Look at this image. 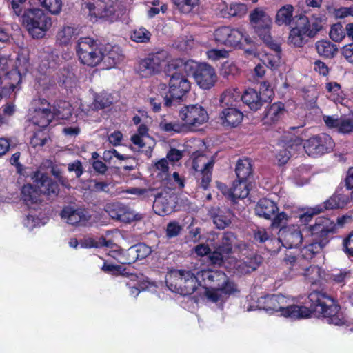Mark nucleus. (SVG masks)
Masks as SVG:
<instances>
[{"mask_svg":"<svg viewBox=\"0 0 353 353\" xmlns=\"http://www.w3.org/2000/svg\"><path fill=\"white\" fill-rule=\"evenodd\" d=\"M310 307L288 305L287 298L282 294H266L258 299L256 307L270 314L279 313V316L292 320L306 319L314 314L323 318L329 324L341 326L348 321L341 311L336 299L322 290H314L308 295Z\"/></svg>","mask_w":353,"mask_h":353,"instance_id":"1","label":"nucleus"},{"mask_svg":"<svg viewBox=\"0 0 353 353\" xmlns=\"http://www.w3.org/2000/svg\"><path fill=\"white\" fill-rule=\"evenodd\" d=\"M294 7L291 4L281 6L276 12L274 22L279 26H290L288 43L295 48H303L323 28L321 17L303 14L294 15Z\"/></svg>","mask_w":353,"mask_h":353,"instance_id":"2","label":"nucleus"},{"mask_svg":"<svg viewBox=\"0 0 353 353\" xmlns=\"http://www.w3.org/2000/svg\"><path fill=\"white\" fill-rule=\"evenodd\" d=\"M33 185L27 183L21 189V199L28 207L37 204L41 201V195L43 194L48 198L55 197L59 194V187L58 183L51 179L47 174L40 171H35L31 176Z\"/></svg>","mask_w":353,"mask_h":353,"instance_id":"3","label":"nucleus"},{"mask_svg":"<svg viewBox=\"0 0 353 353\" xmlns=\"http://www.w3.org/2000/svg\"><path fill=\"white\" fill-rule=\"evenodd\" d=\"M311 241L301 249L300 255L305 260H311L321 253L330 242V235L336 230L334 222L329 218L318 217L314 225H310Z\"/></svg>","mask_w":353,"mask_h":353,"instance_id":"4","label":"nucleus"},{"mask_svg":"<svg viewBox=\"0 0 353 353\" xmlns=\"http://www.w3.org/2000/svg\"><path fill=\"white\" fill-rule=\"evenodd\" d=\"M214 37L217 43L245 49V52L249 54L256 50L254 41L243 29L221 26L214 30Z\"/></svg>","mask_w":353,"mask_h":353,"instance_id":"5","label":"nucleus"},{"mask_svg":"<svg viewBox=\"0 0 353 353\" xmlns=\"http://www.w3.org/2000/svg\"><path fill=\"white\" fill-rule=\"evenodd\" d=\"M19 17L20 21L33 38H42L52 26L51 18L37 8H25Z\"/></svg>","mask_w":353,"mask_h":353,"instance_id":"6","label":"nucleus"},{"mask_svg":"<svg viewBox=\"0 0 353 353\" xmlns=\"http://www.w3.org/2000/svg\"><path fill=\"white\" fill-rule=\"evenodd\" d=\"M240 95L235 90H227L220 98L219 119L224 127L235 128L243 121V114L236 107Z\"/></svg>","mask_w":353,"mask_h":353,"instance_id":"7","label":"nucleus"},{"mask_svg":"<svg viewBox=\"0 0 353 353\" xmlns=\"http://www.w3.org/2000/svg\"><path fill=\"white\" fill-rule=\"evenodd\" d=\"M250 22L255 33L274 54H281V45L271 35L272 19L263 10L256 8L250 14Z\"/></svg>","mask_w":353,"mask_h":353,"instance_id":"8","label":"nucleus"},{"mask_svg":"<svg viewBox=\"0 0 353 353\" xmlns=\"http://www.w3.org/2000/svg\"><path fill=\"white\" fill-rule=\"evenodd\" d=\"M165 283L170 291L183 296L191 295L201 285L191 271L183 270L172 271L167 276Z\"/></svg>","mask_w":353,"mask_h":353,"instance_id":"9","label":"nucleus"},{"mask_svg":"<svg viewBox=\"0 0 353 353\" xmlns=\"http://www.w3.org/2000/svg\"><path fill=\"white\" fill-rule=\"evenodd\" d=\"M303 145L305 152L311 157H316L329 153L335 145L332 138L326 133H321L303 140L298 137L290 139L288 147Z\"/></svg>","mask_w":353,"mask_h":353,"instance_id":"10","label":"nucleus"},{"mask_svg":"<svg viewBox=\"0 0 353 353\" xmlns=\"http://www.w3.org/2000/svg\"><path fill=\"white\" fill-rule=\"evenodd\" d=\"M76 51L80 62L89 67H95L103 61L101 45L92 38H80L76 46Z\"/></svg>","mask_w":353,"mask_h":353,"instance_id":"11","label":"nucleus"},{"mask_svg":"<svg viewBox=\"0 0 353 353\" xmlns=\"http://www.w3.org/2000/svg\"><path fill=\"white\" fill-rule=\"evenodd\" d=\"M170 74L169 80L168 97L173 99V103L176 105L183 99V97L190 92L191 83L186 76L176 71L169 72Z\"/></svg>","mask_w":353,"mask_h":353,"instance_id":"12","label":"nucleus"},{"mask_svg":"<svg viewBox=\"0 0 353 353\" xmlns=\"http://www.w3.org/2000/svg\"><path fill=\"white\" fill-rule=\"evenodd\" d=\"M179 117L183 122L184 127L196 128L208 120L207 111L199 105H185L179 110Z\"/></svg>","mask_w":353,"mask_h":353,"instance_id":"13","label":"nucleus"},{"mask_svg":"<svg viewBox=\"0 0 353 353\" xmlns=\"http://www.w3.org/2000/svg\"><path fill=\"white\" fill-rule=\"evenodd\" d=\"M268 87L265 82L261 84V90L265 89L266 92L263 94L261 91L248 88L243 91L241 99L251 110L256 112L261 109L265 103L270 100V97L273 94L272 90L268 89Z\"/></svg>","mask_w":353,"mask_h":353,"instance_id":"14","label":"nucleus"},{"mask_svg":"<svg viewBox=\"0 0 353 353\" xmlns=\"http://www.w3.org/2000/svg\"><path fill=\"white\" fill-rule=\"evenodd\" d=\"M35 107L30 114V121L41 129L48 127L53 120L52 105L44 98L39 97L34 101Z\"/></svg>","mask_w":353,"mask_h":353,"instance_id":"15","label":"nucleus"},{"mask_svg":"<svg viewBox=\"0 0 353 353\" xmlns=\"http://www.w3.org/2000/svg\"><path fill=\"white\" fill-rule=\"evenodd\" d=\"M164 53L163 51L150 53L147 57L140 59L134 68L136 72L142 78H148L158 73L164 58L161 55Z\"/></svg>","mask_w":353,"mask_h":353,"instance_id":"16","label":"nucleus"},{"mask_svg":"<svg viewBox=\"0 0 353 353\" xmlns=\"http://www.w3.org/2000/svg\"><path fill=\"white\" fill-rule=\"evenodd\" d=\"M60 216L67 223L76 226H85L91 219V215L87 210L74 208L70 205L62 209Z\"/></svg>","mask_w":353,"mask_h":353,"instance_id":"17","label":"nucleus"},{"mask_svg":"<svg viewBox=\"0 0 353 353\" xmlns=\"http://www.w3.org/2000/svg\"><path fill=\"white\" fill-rule=\"evenodd\" d=\"M105 211L112 219L123 222L130 223L142 219L141 214H134L130 208L121 202L108 203L105 207Z\"/></svg>","mask_w":353,"mask_h":353,"instance_id":"18","label":"nucleus"},{"mask_svg":"<svg viewBox=\"0 0 353 353\" xmlns=\"http://www.w3.org/2000/svg\"><path fill=\"white\" fill-rule=\"evenodd\" d=\"M323 121L327 127L335 128L341 134H346L353 132V116L342 115L340 117L324 116Z\"/></svg>","mask_w":353,"mask_h":353,"instance_id":"19","label":"nucleus"},{"mask_svg":"<svg viewBox=\"0 0 353 353\" xmlns=\"http://www.w3.org/2000/svg\"><path fill=\"white\" fill-rule=\"evenodd\" d=\"M216 74L214 69L208 63H201L199 71L195 76L198 85L205 90L210 89L216 81Z\"/></svg>","mask_w":353,"mask_h":353,"instance_id":"20","label":"nucleus"},{"mask_svg":"<svg viewBox=\"0 0 353 353\" xmlns=\"http://www.w3.org/2000/svg\"><path fill=\"white\" fill-rule=\"evenodd\" d=\"M201 63L194 61L192 59L185 60L183 59H174L168 64V71H176L182 73L184 72L187 76L192 75L195 78L197 71L200 68Z\"/></svg>","mask_w":353,"mask_h":353,"instance_id":"21","label":"nucleus"},{"mask_svg":"<svg viewBox=\"0 0 353 353\" xmlns=\"http://www.w3.org/2000/svg\"><path fill=\"white\" fill-rule=\"evenodd\" d=\"M214 165V161L211 159L204 164L203 168L201 170H198L199 165L196 161H193L192 167L195 170V177L199 188L203 190L209 189L212 177V170Z\"/></svg>","mask_w":353,"mask_h":353,"instance_id":"22","label":"nucleus"},{"mask_svg":"<svg viewBox=\"0 0 353 353\" xmlns=\"http://www.w3.org/2000/svg\"><path fill=\"white\" fill-rule=\"evenodd\" d=\"M279 238L283 245L288 249L297 248L303 241L301 230L294 227L280 230Z\"/></svg>","mask_w":353,"mask_h":353,"instance_id":"23","label":"nucleus"},{"mask_svg":"<svg viewBox=\"0 0 353 353\" xmlns=\"http://www.w3.org/2000/svg\"><path fill=\"white\" fill-rule=\"evenodd\" d=\"M262 262V257L256 254L247 256L243 259L236 261L234 268L237 273L249 274L256 270Z\"/></svg>","mask_w":353,"mask_h":353,"instance_id":"24","label":"nucleus"},{"mask_svg":"<svg viewBox=\"0 0 353 353\" xmlns=\"http://www.w3.org/2000/svg\"><path fill=\"white\" fill-rule=\"evenodd\" d=\"M200 276L201 287L217 288L221 284V280L225 279L226 274L220 270H204L201 272Z\"/></svg>","mask_w":353,"mask_h":353,"instance_id":"25","label":"nucleus"},{"mask_svg":"<svg viewBox=\"0 0 353 353\" xmlns=\"http://www.w3.org/2000/svg\"><path fill=\"white\" fill-rule=\"evenodd\" d=\"M254 211L256 216L270 220L278 212L279 208L273 201L262 198L257 202Z\"/></svg>","mask_w":353,"mask_h":353,"instance_id":"26","label":"nucleus"},{"mask_svg":"<svg viewBox=\"0 0 353 353\" xmlns=\"http://www.w3.org/2000/svg\"><path fill=\"white\" fill-rule=\"evenodd\" d=\"M285 112V105L282 102L274 103L264 112L263 122L272 125L278 122Z\"/></svg>","mask_w":353,"mask_h":353,"instance_id":"27","label":"nucleus"},{"mask_svg":"<svg viewBox=\"0 0 353 353\" xmlns=\"http://www.w3.org/2000/svg\"><path fill=\"white\" fill-rule=\"evenodd\" d=\"M151 252L150 248L145 243H139L130 247L126 251L128 259L123 261L125 264H132L137 260H141L147 257Z\"/></svg>","mask_w":353,"mask_h":353,"instance_id":"28","label":"nucleus"},{"mask_svg":"<svg viewBox=\"0 0 353 353\" xmlns=\"http://www.w3.org/2000/svg\"><path fill=\"white\" fill-rule=\"evenodd\" d=\"M247 6L244 3H234L223 5L220 10V14L223 18L230 19L231 17H243L247 12Z\"/></svg>","mask_w":353,"mask_h":353,"instance_id":"29","label":"nucleus"},{"mask_svg":"<svg viewBox=\"0 0 353 353\" xmlns=\"http://www.w3.org/2000/svg\"><path fill=\"white\" fill-rule=\"evenodd\" d=\"M315 48L318 54L325 59L334 58L338 52V46L328 40L322 39L317 41Z\"/></svg>","mask_w":353,"mask_h":353,"instance_id":"30","label":"nucleus"},{"mask_svg":"<svg viewBox=\"0 0 353 353\" xmlns=\"http://www.w3.org/2000/svg\"><path fill=\"white\" fill-rule=\"evenodd\" d=\"M248 186L249 184L246 180L237 179V180L234 181L232 185V191L230 192L232 202L236 203L238 199L246 198L250 192Z\"/></svg>","mask_w":353,"mask_h":353,"instance_id":"31","label":"nucleus"},{"mask_svg":"<svg viewBox=\"0 0 353 353\" xmlns=\"http://www.w3.org/2000/svg\"><path fill=\"white\" fill-rule=\"evenodd\" d=\"M95 10V14L100 17H109L113 16L116 12L114 2L111 0H98L92 5Z\"/></svg>","mask_w":353,"mask_h":353,"instance_id":"32","label":"nucleus"},{"mask_svg":"<svg viewBox=\"0 0 353 353\" xmlns=\"http://www.w3.org/2000/svg\"><path fill=\"white\" fill-rule=\"evenodd\" d=\"M53 119H68L72 116V106L65 101H60L52 106Z\"/></svg>","mask_w":353,"mask_h":353,"instance_id":"33","label":"nucleus"},{"mask_svg":"<svg viewBox=\"0 0 353 353\" xmlns=\"http://www.w3.org/2000/svg\"><path fill=\"white\" fill-rule=\"evenodd\" d=\"M327 276V280L334 284L339 285L340 287L345 286L349 281L353 279L352 271L345 268L335 270L328 274Z\"/></svg>","mask_w":353,"mask_h":353,"instance_id":"34","label":"nucleus"},{"mask_svg":"<svg viewBox=\"0 0 353 353\" xmlns=\"http://www.w3.org/2000/svg\"><path fill=\"white\" fill-rule=\"evenodd\" d=\"M103 52V61L107 63L110 68L115 67L123 59L122 50L117 46H110V48Z\"/></svg>","mask_w":353,"mask_h":353,"instance_id":"35","label":"nucleus"},{"mask_svg":"<svg viewBox=\"0 0 353 353\" xmlns=\"http://www.w3.org/2000/svg\"><path fill=\"white\" fill-rule=\"evenodd\" d=\"M235 172L237 179L248 181V177L252 174L251 160L249 158L239 159L236 165Z\"/></svg>","mask_w":353,"mask_h":353,"instance_id":"36","label":"nucleus"},{"mask_svg":"<svg viewBox=\"0 0 353 353\" xmlns=\"http://www.w3.org/2000/svg\"><path fill=\"white\" fill-rule=\"evenodd\" d=\"M149 103L154 112H160L162 103H163V106L166 108L176 106L173 103V99L170 98L168 94H166L165 96L157 95L154 97H150L149 99Z\"/></svg>","mask_w":353,"mask_h":353,"instance_id":"37","label":"nucleus"},{"mask_svg":"<svg viewBox=\"0 0 353 353\" xmlns=\"http://www.w3.org/2000/svg\"><path fill=\"white\" fill-rule=\"evenodd\" d=\"M113 103L112 97L110 94L102 92L94 95V101L92 103V108L94 110H99L110 107Z\"/></svg>","mask_w":353,"mask_h":353,"instance_id":"38","label":"nucleus"},{"mask_svg":"<svg viewBox=\"0 0 353 353\" xmlns=\"http://www.w3.org/2000/svg\"><path fill=\"white\" fill-rule=\"evenodd\" d=\"M236 240V236L234 233L231 232H225L221 243L216 248L228 256L232 252L233 244Z\"/></svg>","mask_w":353,"mask_h":353,"instance_id":"39","label":"nucleus"},{"mask_svg":"<svg viewBox=\"0 0 353 353\" xmlns=\"http://www.w3.org/2000/svg\"><path fill=\"white\" fill-rule=\"evenodd\" d=\"M5 79L9 86L8 93L12 92L22 81V76L17 68L12 69L6 73Z\"/></svg>","mask_w":353,"mask_h":353,"instance_id":"40","label":"nucleus"},{"mask_svg":"<svg viewBox=\"0 0 353 353\" xmlns=\"http://www.w3.org/2000/svg\"><path fill=\"white\" fill-rule=\"evenodd\" d=\"M323 270L318 265H310L305 270L304 275L308 283L312 285L317 284L323 279Z\"/></svg>","mask_w":353,"mask_h":353,"instance_id":"41","label":"nucleus"},{"mask_svg":"<svg viewBox=\"0 0 353 353\" xmlns=\"http://www.w3.org/2000/svg\"><path fill=\"white\" fill-rule=\"evenodd\" d=\"M75 29L71 26H64L57 34V41L61 46H67L71 41Z\"/></svg>","mask_w":353,"mask_h":353,"instance_id":"42","label":"nucleus"},{"mask_svg":"<svg viewBox=\"0 0 353 353\" xmlns=\"http://www.w3.org/2000/svg\"><path fill=\"white\" fill-rule=\"evenodd\" d=\"M347 192V193H345V190L343 186V183H340L335 191V194L338 196V202H339L341 208H345L350 202L353 203V192Z\"/></svg>","mask_w":353,"mask_h":353,"instance_id":"43","label":"nucleus"},{"mask_svg":"<svg viewBox=\"0 0 353 353\" xmlns=\"http://www.w3.org/2000/svg\"><path fill=\"white\" fill-rule=\"evenodd\" d=\"M131 39L136 43H148L151 38V33L144 27L134 29L130 35Z\"/></svg>","mask_w":353,"mask_h":353,"instance_id":"44","label":"nucleus"},{"mask_svg":"<svg viewBox=\"0 0 353 353\" xmlns=\"http://www.w3.org/2000/svg\"><path fill=\"white\" fill-rule=\"evenodd\" d=\"M177 9L183 14L191 12L199 4V0H172Z\"/></svg>","mask_w":353,"mask_h":353,"instance_id":"45","label":"nucleus"},{"mask_svg":"<svg viewBox=\"0 0 353 353\" xmlns=\"http://www.w3.org/2000/svg\"><path fill=\"white\" fill-rule=\"evenodd\" d=\"M211 214L213 222L218 229H224L231 223L230 219L219 209L216 213L211 212Z\"/></svg>","mask_w":353,"mask_h":353,"instance_id":"46","label":"nucleus"},{"mask_svg":"<svg viewBox=\"0 0 353 353\" xmlns=\"http://www.w3.org/2000/svg\"><path fill=\"white\" fill-rule=\"evenodd\" d=\"M39 1L47 11L52 14H58L61 11L63 6L61 0H39Z\"/></svg>","mask_w":353,"mask_h":353,"instance_id":"47","label":"nucleus"},{"mask_svg":"<svg viewBox=\"0 0 353 353\" xmlns=\"http://www.w3.org/2000/svg\"><path fill=\"white\" fill-rule=\"evenodd\" d=\"M330 39L335 42H341L345 37V28L341 23L333 24L329 33Z\"/></svg>","mask_w":353,"mask_h":353,"instance_id":"48","label":"nucleus"},{"mask_svg":"<svg viewBox=\"0 0 353 353\" xmlns=\"http://www.w3.org/2000/svg\"><path fill=\"white\" fill-rule=\"evenodd\" d=\"M321 213L320 206L307 208L305 212L299 214V221L301 223L307 225L313 219V216Z\"/></svg>","mask_w":353,"mask_h":353,"instance_id":"49","label":"nucleus"},{"mask_svg":"<svg viewBox=\"0 0 353 353\" xmlns=\"http://www.w3.org/2000/svg\"><path fill=\"white\" fill-rule=\"evenodd\" d=\"M160 128L165 132L180 133L183 131L185 127L183 123L178 121L167 122L165 119L161 121L159 123Z\"/></svg>","mask_w":353,"mask_h":353,"instance_id":"50","label":"nucleus"},{"mask_svg":"<svg viewBox=\"0 0 353 353\" xmlns=\"http://www.w3.org/2000/svg\"><path fill=\"white\" fill-rule=\"evenodd\" d=\"M208 257L211 265L221 267L224 263V259L227 256L216 248L214 251L210 250Z\"/></svg>","mask_w":353,"mask_h":353,"instance_id":"51","label":"nucleus"},{"mask_svg":"<svg viewBox=\"0 0 353 353\" xmlns=\"http://www.w3.org/2000/svg\"><path fill=\"white\" fill-rule=\"evenodd\" d=\"M154 191L155 190L154 188H128L124 192L130 194L141 196L143 199H149L150 197H156Z\"/></svg>","mask_w":353,"mask_h":353,"instance_id":"52","label":"nucleus"},{"mask_svg":"<svg viewBox=\"0 0 353 353\" xmlns=\"http://www.w3.org/2000/svg\"><path fill=\"white\" fill-rule=\"evenodd\" d=\"M101 270L108 274L119 276L124 274L123 272L125 270V268H123L120 265L109 263L105 261L101 267Z\"/></svg>","mask_w":353,"mask_h":353,"instance_id":"53","label":"nucleus"},{"mask_svg":"<svg viewBox=\"0 0 353 353\" xmlns=\"http://www.w3.org/2000/svg\"><path fill=\"white\" fill-rule=\"evenodd\" d=\"M113 157H116L119 160H128L134 158L130 155L127 154H121L117 150L115 149H112L109 150H105L103 153V159L105 162L110 163L111 160Z\"/></svg>","mask_w":353,"mask_h":353,"instance_id":"54","label":"nucleus"},{"mask_svg":"<svg viewBox=\"0 0 353 353\" xmlns=\"http://www.w3.org/2000/svg\"><path fill=\"white\" fill-rule=\"evenodd\" d=\"M154 208H156V213L161 216L168 214L172 212V208L165 198L156 200L154 203Z\"/></svg>","mask_w":353,"mask_h":353,"instance_id":"55","label":"nucleus"},{"mask_svg":"<svg viewBox=\"0 0 353 353\" xmlns=\"http://www.w3.org/2000/svg\"><path fill=\"white\" fill-rule=\"evenodd\" d=\"M281 54H267L263 57V63L270 69H276L281 63Z\"/></svg>","mask_w":353,"mask_h":353,"instance_id":"56","label":"nucleus"},{"mask_svg":"<svg viewBox=\"0 0 353 353\" xmlns=\"http://www.w3.org/2000/svg\"><path fill=\"white\" fill-rule=\"evenodd\" d=\"M182 226L176 221H170L168 223L165 230V236L170 239L176 237L182 230Z\"/></svg>","mask_w":353,"mask_h":353,"instance_id":"57","label":"nucleus"},{"mask_svg":"<svg viewBox=\"0 0 353 353\" xmlns=\"http://www.w3.org/2000/svg\"><path fill=\"white\" fill-rule=\"evenodd\" d=\"M337 197V194H336L334 192L332 196H331L323 203L316 205L321 208V212H323L325 210H334L341 208L339 202H338Z\"/></svg>","mask_w":353,"mask_h":353,"instance_id":"58","label":"nucleus"},{"mask_svg":"<svg viewBox=\"0 0 353 353\" xmlns=\"http://www.w3.org/2000/svg\"><path fill=\"white\" fill-rule=\"evenodd\" d=\"M274 216L272 221V226L274 228H280V230L285 228V225L287 224L288 219L287 214L284 212H281Z\"/></svg>","mask_w":353,"mask_h":353,"instance_id":"59","label":"nucleus"},{"mask_svg":"<svg viewBox=\"0 0 353 353\" xmlns=\"http://www.w3.org/2000/svg\"><path fill=\"white\" fill-rule=\"evenodd\" d=\"M221 292L225 294H231L236 291L235 285L233 282L228 280L226 276L225 279L221 280V284L218 285Z\"/></svg>","mask_w":353,"mask_h":353,"instance_id":"60","label":"nucleus"},{"mask_svg":"<svg viewBox=\"0 0 353 353\" xmlns=\"http://www.w3.org/2000/svg\"><path fill=\"white\" fill-rule=\"evenodd\" d=\"M343 250L350 257H353V231L343 241Z\"/></svg>","mask_w":353,"mask_h":353,"instance_id":"61","label":"nucleus"},{"mask_svg":"<svg viewBox=\"0 0 353 353\" xmlns=\"http://www.w3.org/2000/svg\"><path fill=\"white\" fill-rule=\"evenodd\" d=\"M202 288L204 290V295L207 297L208 299L214 303H216L220 300L221 291L219 288H211L207 287H203Z\"/></svg>","mask_w":353,"mask_h":353,"instance_id":"62","label":"nucleus"},{"mask_svg":"<svg viewBox=\"0 0 353 353\" xmlns=\"http://www.w3.org/2000/svg\"><path fill=\"white\" fill-rule=\"evenodd\" d=\"M27 0H7L10 3L12 12L16 16H19L23 13V10L26 8L25 4Z\"/></svg>","mask_w":353,"mask_h":353,"instance_id":"63","label":"nucleus"},{"mask_svg":"<svg viewBox=\"0 0 353 353\" xmlns=\"http://www.w3.org/2000/svg\"><path fill=\"white\" fill-rule=\"evenodd\" d=\"M341 53L347 62L353 65V42L343 46Z\"/></svg>","mask_w":353,"mask_h":353,"instance_id":"64","label":"nucleus"}]
</instances>
